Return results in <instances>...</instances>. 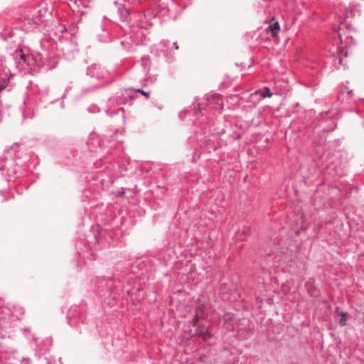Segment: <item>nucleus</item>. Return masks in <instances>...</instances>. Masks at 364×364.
<instances>
[{"mask_svg":"<svg viewBox=\"0 0 364 364\" xmlns=\"http://www.w3.org/2000/svg\"><path fill=\"white\" fill-rule=\"evenodd\" d=\"M152 16L153 14L149 11L136 13L132 23H135L139 28L148 29L151 26Z\"/></svg>","mask_w":364,"mask_h":364,"instance_id":"obj_1","label":"nucleus"},{"mask_svg":"<svg viewBox=\"0 0 364 364\" xmlns=\"http://www.w3.org/2000/svg\"><path fill=\"white\" fill-rule=\"evenodd\" d=\"M102 86H103L102 85L91 86V87L83 89L82 92L84 94H86V93H88L90 92H93V91L99 89L100 87H102Z\"/></svg>","mask_w":364,"mask_h":364,"instance_id":"obj_14","label":"nucleus"},{"mask_svg":"<svg viewBox=\"0 0 364 364\" xmlns=\"http://www.w3.org/2000/svg\"><path fill=\"white\" fill-rule=\"evenodd\" d=\"M136 68H139L142 72V78H145L149 73V68L146 66L144 59L142 58L141 61L135 65Z\"/></svg>","mask_w":364,"mask_h":364,"instance_id":"obj_8","label":"nucleus"},{"mask_svg":"<svg viewBox=\"0 0 364 364\" xmlns=\"http://www.w3.org/2000/svg\"><path fill=\"white\" fill-rule=\"evenodd\" d=\"M338 41L340 42V43H343V40H342V37H341V34L340 33H338Z\"/></svg>","mask_w":364,"mask_h":364,"instance_id":"obj_21","label":"nucleus"},{"mask_svg":"<svg viewBox=\"0 0 364 364\" xmlns=\"http://www.w3.org/2000/svg\"><path fill=\"white\" fill-rule=\"evenodd\" d=\"M118 14H119L120 19L122 21L129 22V23L132 22L134 14H132L128 8L124 7V6L119 7L118 8Z\"/></svg>","mask_w":364,"mask_h":364,"instance_id":"obj_6","label":"nucleus"},{"mask_svg":"<svg viewBox=\"0 0 364 364\" xmlns=\"http://www.w3.org/2000/svg\"><path fill=\"white\" fill-rule=\"evenodd\" d=\"M0 316V338H4L9 336L12 328V322L9 315L2 314Z\"/></svg>","mask_w":364,"mask_h":364,"instance_id":"obj_5","label":"nucleus"},{"mask_svg":"<svg viewBox=\"0 0 364 364\" xmlns=\"http://www.w3.org/2000/svg\"><path fill=\"white\" fill-rule=\"evenodd\" d=\"M173 48H174V49H176V50H178V46L177 42H174V43H173Z\"/></svg>","mask_w":364,"mask_h":364,"instance_id":"obj_22","label":"nucleus"},{"mask_svg":"<svg viewBox=\"0 0 364 364\" xmlns=\"http://www.w3.org/2000/svg\"><path fill=\"white\" fill-rule=\"evenodd\" d=\"M47 11V7L41 5L40 8L37 7L33 9L31 14L27 16V20L31 19L33 24L38 25L45 20Z\"/></svg>","mask_w":364,"mask_h":364,"instance_id":"obj_4","label":"nucleus"},{"mask_svg":"<svg viewBox=\"0 0 364 364\" xmlns=\"http://www.w3.org/2000/svg\"><path fill=\"white\" fill-rule=\"evenodd\" d=\"M197 334L204 340H208L211 335L207 329H202L197 331Z\"/></svg>","mask_w":364,"mask_h":364,"instance_id":"obj_12","label":"nucleus"},{"mask_svg":"<svg viewBox=\"0 0 364 364\" xmlns=\"http://www.w3.org/2000/svg\"><path fill=\"white\" fill-rule=\"evenodd\" d=\"M9 81L8 80H2L0 81V92L4 90L8 85Z\"/></svg>","mask_w":364,"mask_h":364,"instance_id":"obj_17","label":"nucleus"},{"mask_svg":"<svg viewBox=\"0 0 364 364\" xmlns=\"http://www.w3.org/2000/svg\"><path fill=\"white\" fill-rule=\"evenodd\" d=\"M351 92H352V90H350L348 92V94L350 95V94H351Z\"/></svg>","mask_w":364,"mask_h":364,"instance_id":"obj_26","label":"nucleus"},{"mask_svg":"<svg viewBox=\"0 0 364 364\" xmlns=\"http://www.w3.org/2000/svg\"><path fill=\"white\" fill-rule=\"evenodd\" d=\"M279 28H280V26H279V24L278 22H275L272 25H269L268 28L267 29V31L268 30H271V31L272 33H274L276 31H279Z\"/></svg>","mask_w":364,"mask_h":364,"instance_id":"obj_15","label":"nucleus"},{"mask_svg":"<svg viewBox=\"0 0 364 364\" xmlns=\"http://www.w3.org/2000/svg\"><path fill=\"white\" fill-rule=\"evenodd\" d=\"M196 108H197L198 109V112L200 113L201 112V109H203V108L200 107V106L199 105H197V107H196Z\"/></svg>","mask_w":364,"mask_h":364,"instance_id":"obj_23","label":"nucleus"},{"mask_svg":"<svg viewBox=\"0 0 364 364\" xmlns=\"http://www.w3.org/2000/svg\"><path fill=\"white\" fill-rule=\"evenodd\" d=\"M36 61L38 66L44 67L48 70H52L57 66L56 60L54 58L51 60L46 50L43 53H38L36 56Z\"/></svg>","mask_w":364,"mask_h":364,"instance_id":"obj_2","label":"nucleus"},{"mask_svg":"<svg viewBox=\"0 0 364 364\" xmlns=\"http://www.w3.org/2000/svg\"><path fill=\"white\" fill-rule=\"evenodd\" d=\"M76 309H77V306L71 307L70 309L68 312V318L70 323L71 322V321H70L71 316H74V314L73 313V311H75Z\"/></svg>","mask_w":364,"mask_h":364,"instance_id":"obj_18","label":"nucleus"},{"mask_svg":"<svg viewBox=\"0 0 364 364\" xmlns=\"http://www.w3.org/2000/svg\"><path fill=\"white\" fill-rule=\"evenodd\" d=\"M198 314L197 313V314L195 315L194 318H193V323H194V325H196V324L197 321H198Z\"/></svg>","mask_w":364,"mask_h":364,"instance_id":"obj_20","label":"nucleus"},{"mask_svg":"<svg viewBox=\"0 0 364 364\" xmlns=\"http://www.w3.org/2000/svg\"><path fill=\"white\" fill-rule=\"evenodd\" d=\"M137 92L141 93L142 95L145 96L146 97H149V93L147 92L144 91L141 89H137L136 90Z\"/></svg>","mask_w":364,"mask_h":364,"instance_id":"obj_19","label":"nucleus"},{"mask_svg":"<svg viewBox=\"0 0 364 364\" xmlns=\"http://www.w3.org/2000/svg\"><path fill=\"white\" fill-rule=\"evenodd\" d=\"M131 91H132V90H131V89H129V90H126V91H125L126 94H127L129 97H131V95H129V92H131Z\"/></svg>","mask_w":364,"mask_h":364,"instance_id":"obj_24","label":"nucleus"},{"mask_svg":"<svg viewBox=\"0 0 364 364\" xmlns=\"http://www.w3.org/2000/svg\"><path fill=\"white\" fill-rule=\"evenodd\" d=\"M346 319H347V314L346 313H344V312H342L341 313V318L340 319V324L341 326H345L346 324Z\"/></svg>","mask_w":364,"mask_h":364,"instance_id":"obj_16","label":"nucleus"},{"mask_svg":"<svg viewBox=\"0 0 364 364\" xmlns=\"http://www.w3.org/2000/svg\"><path fill=\"white\" fill-rule=\"evenodd\" d=\"M223 320L225 323V328L228 331H235V326L234 324L235 322V315L232 313H226L223 316Z\"/></svg>","mask_w":364,"mask_h":364,"instance_id":"obj_7","label":"nucleus"},{"mask_svg":"<svg viewBox=\"0 0 364 364\" xmlns=\"http://www.w3.org/2000/svg\"><path fill=\"white\" fill-rule=\"evenodd\" d=\"M255 93V95H259L262 99L272 96V92L268 87H264L263 89L257 90Z\"/></svg>","mask_w":364,"mask_h":364,"instance_id":"obj_10","label":"nucleus"},{"mask_svg":"<svg viewBox=\"0 0 364 364\" xmlns=\"http://www.w3.org/2000/svg\"><path fill=\"white\" fill-rule=\"evenodd\" d=\"M15 60L18 65H23L24 63L29 64L28 62V59L25 54L22 53V51L17 52L16 54Z\"/></svg>","mask_w":364,"mask_h":364,"instance_id":"obj_9","label":"nucleus"},{"mask_svg":"<svg viewBox=\"0 0 364 364\" xmlns=\"http://www.w3.org/2000/svg\"><path fill=\"white\" fill-rule=\"evenodd\" d=\"M314 283L315 280L314 278H310L305 284V287L308 291V292L312 296L314 295Z\"/></svg>","mask_w":364,"mask_h":364,"instance_id":"obj_11","label":"nucleus"},{"mask_svg":"<svg viewBox=\"0 0 364 364\" xmlns=\"http://www.w3.org/2000/svg\"><path fill=\"white\" fill-rule=\"evenodd\" d=\"M119 194H121V195H124V194H125V192H124V191H119Z\"/></svg>","mask_w":364,"mask_h":364,"instance_id":"obj_25","label":"nucleus"},{"mask_svg":"<svg viewBox=\"0 0 364 364\" xmlns=\"http://www.w3.org/2000/svg\"><path fill=\"white\" fill-rule=\"evenodd\" d=\"M22 332L25 335V336L28 339H33L36 340V338L34 337V335L31 334V330L29 328H22Z\"/></svg>","mask_w":364,"mask_h":364,"instance_id":"obj_13","label":"nucleus"},{"mask_svg":"<svg viewBox=\"0 0 364 364\" xmlns=\"http://www.w3.org/2000/svg\"><path fill=\"white\" fill-rule=\"evenodd\" d=\"M87 75L97 80H102L109 76V72L100 65L92 64L87 68Z\"/></svg>","mask_w":364,"mask_h":364,"instance_id":"obj_3","label":"nucleus"},{"mask_svg":"<svg viewBox=\"0 0 364 364\" xmlns=\"http://www.w3.org/2000/svg\"><path fill=\"white\" fill-rule=\"evenodd\" d=\"M28 23H31L30 21H33L31 19L30 20H28ZM33 23V22H32Z\"/></svg>","mask_w":364,"mask_h":364,"instance_id":"obj_27","label":"nucleus"}]
</instances>
